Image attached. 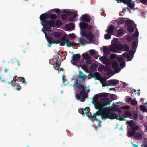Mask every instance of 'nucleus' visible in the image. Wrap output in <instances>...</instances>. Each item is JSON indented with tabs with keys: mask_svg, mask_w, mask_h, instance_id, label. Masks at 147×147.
Segmentation results:
<instances>
[{
	"mask_svg": "<svg viewBox=\"0 0 147 147\" xmlns=\"http://www.w3.org/2000/svg\"><path fill=\"white\" fill-rule=\"evenodd\" d=\"M118 61L120 63V67L122 69L125 66V62L124 61L123 59L121 58H120L118 59Z\"/></svg>",
	"mask_w": 147,
	"mask_h": 147,
	"instance_id": "6ab92c4d",
	"label": "nucleus"
},
{
	"mask_svg": "<svg viewBox=\"0 0 147 147\" xmlns=\"http://www.w3.org/2000/svg\"><path fill=\"white\" fill-rule=\"evenodd\" d=\"M100 96L101 97H105V98H108V94L106 93H101L100 94Z\"/></svg>",
	"mask_w": 147,
	"mask_h": 147,
	"instance_id": "ea45409f",
	"label": "nucleus"
},
{
	"mask_svg": "<svg viewBox=\"0 0 147 147\" xmlns=\"http://www.w3.org/2000/svg\"><path fill=\"white\" fill-rule=\"evenodd\" d=\"M114 46L116 49L119 50L121 51L123 49V46L122 44H115Z\"/></svg>",
	"mask_w": 147,
	"mask_h": 147,
	"instance_id": "aec40b11",
	"label": "nucleus"
},
{
	"mask_svg": "<svg viewBox=\"0 0 147 147\" xmlns=\"http://www.w3.org/2000/svg\"><path fill=\"white\" fill-rule=\"evenodd\" d=\"M94 37V35L92 34V32H90L87 34L86 37V38L90 41H92Z\"/></svg>",
	"mask_w": 147,
	"mask_h": 147,
	"instance_id": "dca6fc26",
	"label": "nucleus"
},
{
	"mask_svg": "<svg viewBox=\"0 0 147 147\" xmlns=\"http://www.w3.org/2000/svg\"><path fill=\"white\" fill-rule=\"evenodd\" d=\"M78 16L76 14L73 16V18L70 17L69 18V20L70 21H72V20H74V21L77 20L75 19V18L76 16Z\"/></svg>",
	"mask_w": 147,
	"mask_h": 147,
	"instance_id": "79ce46f5",
	"label": "nucleus"
},
{
	"mask_svg": "<svg viewBox=\"0 0 147 147\" xmlns=\"http://www.w3.org/2000/svg\"><path fill=\"white\" fill-rule=\"evenodd\" d=\"M76 87L79 88L80 90H84V91L85 89L84 88V86L82 84L80 85V84L79 82V80L78 79H76Z\"/></svg>",
	"mask_w": 147,
	"mask_h": 147,
	"instance_id": "2eb2a0df",
	"label": "nucleus"
},
{
	"mask_svg": "<svg viewBox=\"0 0 147 147\" xmlns=\"http://www.w3.org/2000/svg\"><path fill=\"white\" fill-rule=\"evenodd\" d=\"M124 31L123 29L121 28L119 29L117 31V36L118 37L122 36L123 34Z\"/></svg>",
	"mask_w": 147,
	"mask_h": 147,
	"instance_id": "412c9836",
	"label": "nucleus"
},
{
	"mask_svg": "<svg viewBox=\"0 0 147 147\" xmlns=\"http://www.w3.org/2000/svg\"><path fill=\"white\" fill-rule=\"evenodd\" d=\"M46 39L48 42L47 45L49 47H51L53 44H60L61 45H64V44L66 43L67 40L66 41H63V42H60L59 40L55 41L53 39L52 37L50 36H48L46 37Z\"/></svg>",
	"mask_w": 147,
	"mask_h": 147,
	"instance_id": "39448f33",
	"label": "nucleus"
},
{
	"mask_svg": "<svg viewBox=\"0 0 147 147\" xmlns=\"http://www.w3.org/2000/svg\"><path fill=\"white\" fill-rule=\"evenodd\" d=\"M140 108L141 110L143 111H146V109H147L146 107L143 105L140 106Z\"/></svg>",
	"mask_w": 147,
	"mask_h": 147,
	"instance_id": "de8ad7c7",
	"label": "nucleus"
},
{
	"mask_svg": "<svg viewBox=\"0 0 147 147\" xmlns=\"http://www.w3.org/2000/svg\"><path fill=\"white\" fill-rule=\"evenodd\" d=\"M76 35L74 33L69 34V37L71 39H73L76 38Z\"/></svg>",
	"mask_w": 147,
	"mask_h": 147,
	"instance_id": "09e8293b",
	"label": "nucleus"
},
{
	"mask_svg": "<svg viewBox=\"0 0 147 147\" xmlns=\"http://www.w3.org/2000/svg\"><path fill=\"white\" fill-rule=\"evenodd\" d=\"M138 36V31H136L135 33L132 35V36L134 38L137 37Z\"/></svg>",
	"mask_w": 147,
	"mask_h": 147,
	"instance_id": "69168bd1",
	"label": "nucleus"
},
{
	"mask_svg": "<svg viewBox=\"0 0 147 147\" xmlns=\"http://www.w3.org/2000/svg\"><path fill=\"white\" fill-rule=\"evenodd\" d=\"M127 30L128 31L130 32H132L134 30V29L132 25H127Z\"/></svg>",
	"mask_w": 147,
	"mask_h": 147,
	"instance_id": "7c9ffc66",
	"label": "nucleus"
},
{
	"mask_svg": "<svg viewBox=\"0 0 147 147\" xmlns=\"http://www.w3.org/2000/svg\"><path fill=\"white\" fill-rule=\"evenodd\" d=\"M80 57V55L79 54H74L72 57V60L74 61H77Z\"/></svg>",
	"mask_w": 147,
	"mask_h": 147,
	"instance_id": "4be33fe9",
	"label": "nucleus"
},
{
	"mask_svg": "<svg viewBox=\"0 0 147 147\" xmlns=\"http://www.w3.org/2000/svg\"><path fill=\"white\" fill-rule=\"evenodd\" d=\"M87 61H86V63L87 64H90L92 63V61L91 59H87Z\"/></svg>",
	"mask_w": 147,
	"mask_h": 147,
	"instance_id": "774afa93",
	"label": "nucleus"
},
{
	"mask_svg": "<svg viewBox=\"0 0 147 147\" xmlns=\"http://www.w3.org/2000/svg\"><path fill=\"white\" fill-rule=\"evenodd\" d=\"M18 78H20V80L22 82L23 84H25L27 83V82L25 81V79L24 78L21 77H19Z\"/></svg>",
	"mask_w": 147,
	"mask_h": 147,
	"instance_id": "a18cd8bd",
	"label": "nucleus"
},
{
	"mask_svg": "<svg viewBox=\"0 0 147 147\" xmlns=\"http://www.w3.org/2000/svg\"><path fill=\"white\" fill-rule=\"evenodd\" d=\"M81 35L83 37H86V36L87 34V32L85 31H81Z\"/></svg>",
	"mask_w": 147,
	"mask_h": 147,
	"instance_id": "864d4df0",
	"label": "nucleus"
},
{
	"mask_svg": "<svg viewBox=\"0 0 147 147\" xmlns=\"http://www.w3.org/2000/svg\"><path fill=\"white\" fill-rule=\"evenodd\" d=\"M90 17L88 15L86 14L84 15L82 17L80 18V21H83L86 22H89L90 21Z\"/></svg>",
	"mask_w": 147,
	"mask_h": 147,
	"instance_id": "9b49d317",
	"label": "nucleus"
},
{
	"mask_svg": "<svg viewBox=\"0 0 147 147\" xmlns=\"http://www.w3.org/2000/svg\"><path fill=\"white\" fill-rule=\"evenodd\" d=\"M70 27H71L72 28H74V24L73 23H70L69 25L66 24L65 25V27H66V28L67 29H68V28H70Z\"/></svg>",
	"mask_w": 147,
	"mask_h": 147,
	"instance_id": "49530a36",
	"label": "nucleus"
},
{
	"mask_svg": "<svg viewBox=\"0 0 147 147\" xmlns=\"http://www.w3.org/2000/svg\"><path fill=\"white\" fill-rule=\"evenodd\" d=\"M126 124L129 125L130 128L128 129V130L127 134L128 137H132L134 136L135 138L137 139H140L142 138L141 134L139 132H136L140 128L139 125H136L133 120L128 121H127Z\"/></svg>",
	"mask_w": 147,
	"mask_h": 147,
	"instance_id": "f03ea898",
	"label": "nucleus"
},
{
	"mask_svg": "<svg viewBox=\"0 0 147 147\" xmlns=\"http://www.w3.org/2000/svg\"><path fill=\"white\" fill-rule=\"evenodd\" d=\"M53 34L54 37L56 38H59L62 35V34L60 32H57L55 31L54 32Z\"/></svg>",
	"mask_w": 147,
	"mask_h": 147,
	"instance_id": "5701e85b",
	"label": "nucleus"
},
{
	"mask_svg": "<svg viewBox=\"0 0 147 147\" xmlns=\"http://www.w3.org/2000/svg\"><path fill=\"white\" fill-rule=\"evenodd\" d=\"M88 94H87L84 91L81 90L79 93L76 94V98L78 100L84 102L85 101L86 98L88 97Z\"/></svg>",
	"mask_w": 147,
	"mask_h": 147,
	"instance_id": "423d86ee",
	"label": "nucleus"
},
{
	"mask_svg": "<svg viewBox=\"0 0 147 147\" xmlns=\"http://www.w3.org/2000/svg\"><path fill=\"white\" fill-rule=\"evenodd\" d=\"M117 55L114 54H111L110 55V58L111 59H114L117 57Z\"/></svg>",
	"mask_w": 147,
	"mask_h": 147,
	"instance_id": "680f3d73",
	"label": "nucleus"
},
{
	"mask_svg": "<svg viewBox=\"0 0 147 147\" xmlns=\"http://www.w3.org/2000/svg\"><path fill=\"white\" fill-rule=\"evenodd\" d=\"M107 82L109 83V84L106 85L107 86H110L112 85L114 86L117 84L119 82L116 79H111L108 81Z\"/></svg>",
	"mask_w": 147,
	"mask_h": 147,
	"instance_id": "9d476101",
	"label": "nucleus"
},
{
	"mask_svg": "<svg viewBox=\"0 0 147 147\" xmlns=\"http://www.w3.org/2000/svg\"><path fill=\"white\" fill-rule=\"evenodd\" d=\"M123 57H126L128 61H130L132 59H129L130 56L129 54L127 53H124L123 54Z\"/></svg>",
	"mask_w": 147,
	"mask_h": 147,
	"instance_id": "e433bc0d",
	"label": "nucleus"
},
{
	"mask_svg": "<svg viewBox=\"0 0 147 147\" xmlns=\"http://www.w3.org/2000/svg\"><path fill=\"white\" fill-rule=\"evenodd\" d=\"M111 110L110 109V107H108L107 108H103L100 111V114L97 113L96 115L98 116L101 115L102 119H105L109 118L111 120L116 119L120 121L126 120L123 116L121 115L120 114H115L113 112H111Z\"/></svg>",
	"mask_w": 147,
	"mask_h": 147,
	"instance_id": "f257e3e1",
	"label": "nucleus"
},
{
	"mask_svg": "<svg viewBox=\"0 0 147 147\" xmlns=\"http://www.w3.org/2000/svg\"><path fill=\"white\" fill-rule=\"evenodd\" d=\"M114 103H113L111 107V108L110 109V110H111V111H115L117 109V108L116 107V105H115L114 106H113V105H114Z\"/></svg>",
	"mask_w": 147,
	"mask_h": 147,
	"instance_id": "3c124183",
	"label": "nucleus"
},
{
	"mask_svg": "<svg viewBox=\"0 0 147 147\" xmlns=\"http://www.w3.org/2000/svg\"><path fill=\"white\" fill-rule=\"evenodd\" d=\"M102 103H98V106L99 107L98 112L97 113H98L100 114V113L101 112L100 111L103 108H107V107H105L108 105H110V103L112 102V100L109 101V100L108 98H103L102 99Z\"/></svg>",
	"mask_w": 147,
	"mask_h": 147,
	"instance_id": "7ed1b4c3",
	"label": "nucleus"
},
{
	"mask_svg": "<svg viewBox=\"0 0 147 147\" xmlns=\"http://www.w3.org/2000/svg\"><path fill=\"white\" fill-rule=\"evenodd\" d=\"M90 75L93 77L95 80H99L101 77V75L98 72H95L94 73H90Z\"/></svg>",
	"mask_w": 147,
	"mask_h": 147,
	"instance_id": "f8f14e48",
	"label": "nucleus"
},
{
	"mask_svg": "<svg viewBox=\"0 0 147 147\" xmlns=\"http://www.w3.org/2000/svg\"><path fill=\"white\" fill-rule=\"evenodd\" d=\"M109 34L107 33L104 35V38L105 39L108 40L111 38V36Z\"/></svg>",
	"mask_w": 147,
	"mask_h": 147,
	"instance_id": "37998d69",
	"label": "nucleus"
},
{
	"mask_svg": "<svg viewBox=\"0 0 147 147\" xmlns=\"http://www.w3.org/2000/svg\"><path fill=\"white\" fill-rule=\"evenodd\" d=\"M56 26L58 28L59 27L61 26H62V23L61 22V21L59 20H57L56 22Z\"/></svg>",
	"mask_w": 147,
	"mask_h": 147,
	"instance_id": "c9c22d12",
	"label": "nucleus"
},
{
	"mask_svg": "<svg viewBox=\"0 0 147 147\" xmlns=\"http://www.w3.org/2000/svg\"><path fill=\"white\" fill-rule=\"evenodd\" d=\"M98 67L97 65L96 64H92L90 66V68L92 70L96 69Z\"/></svg>",
	"mask_w": 147,
	"mask_h": 147,
	"instance_id": "2f4dec72",
	"label": "nucleus"
},
{
	"mask_svg": "<svg viewBox=\"0 0 147 147\" xmlns=\"http://www.w3.org/2000/svg\"><path fill=\"white\" fill-rule=\"evenodd\" d=\"M45 30L46 31H50L49 30L52 27L55 26V22L54 21H46L42 23Z\"/></svg>",
	"mask_w": 147,
	"mask_h": 147,
	"instance_id": "20e7f679",
	"label": "nucleus"
},
{
	"mask_svg": "<svg viewBox=\"0 0 147 147\" xmlns=\"http://www.w3.org/2000/svg\"><path fill=\"white\" fill-rule=\"evenodd\" d=\"M104 66L103 65H102L101 66H99L98 68V70L99 71L102 72L104 70Z\"/></svg>",
	"mask_w": 147,
	"mask_h": 147,
	"instance_id": "c03bdc74",
	"label": "nucleus"
},
{
	"mask_svg": "<svg viewBox=\"0 0 147 147\" xmlns=\"http://www.w3.org/2000/svg\"><path fill=\"white\" fill-rule=\"evenodd\" d=\"M66 45L67 47H70L74 45V42L73 41L69 42V40H67Z\"/></svg>",
	"mask_w": 147,
	"mask_h": 147,
	"instance_id": "bb28decb",
	"label": "nucleus"
},
{
	"mask_svg": "<svg viewBox=\"0 0 147 147\" xmlns=\"http://www.w3.org/2000/svg\"><path fill=\"white\" fill-rule=\"evenodd\" d=\"M77 66L78 67H81L84 71H87V67L85 65H82V64H80L79 65H77Z\"/></svg>",
	"mask_w": 147,
	"mask_h": 147,
	"instance_id": "c85d7f7f",
	"label": "nucleus"
},
{
	"mask_svg": "<svg viewBox=\"0 0 147 147\" xmlns=\"http://www.w3.org/2000/svg\"><path fill=\"white\" fill-rule=\"evenodd\" d=\"M124 115L127 116L128 117H126H126H129L130 118H131V113L129 111H126L124 113Z\"/></svg>",
	"mask_w": 147,
	"mask_h": 147,
	"instance_id": "c756f323",
	"label": "nucleus"
},
{
	"mask_svg": "<svg viewBox=\"0 0 147 147\" xmlns=\"http://www.w3.org/2000/svg\"><path fill=\"white\" fill-rule=\"evenodd\" d=\"M89 52L90 54L92 56L95 54V51L94 50H90L89 51Z\"/></svg>",
	"mask_w": 147,
	"mask_h": 147,
	"instance_id": "0e129e2a",
	"label": "nucleus"
},
{
	"mask_svg": "<svg viewBox=\"0 0 147 147\" xmlns=\"http://www.w3.org/2000/svg\"><path fill=\"white\" fill-rule=\"evenodd\" d=\"M110 52L112 51L113 52L116 53L117 51V49H116L114 47H111L110 48Z\"/></svg>",
	"mask_w": 147,
	"mask_h": 147,
	"instance_id": "052dcab7",
	"label": "nucleus"
},
{
	"mask_svg": "<svg viewBox=\"0 0 147 147\" xmlns=\"http://www.w3.org/2000/svg\"><path fill=\"white\" fill-rule=\"evenodd\" d=\"M111 68L110 66H104V71L106 72L108 71Z\"/></svg>",
	"mask_w": 147,
	"mask_h": 147,
	"instance_id": "bf43d9fd",
	"label": "nucleus"
},
{
	"mask_svg": "<svg viewBox=\"0 0 147 147\" xmlns=\"http://www.w3.org/2000/svg\"><path fill=\"white\" fill-rule=\"evenodd\" d=\"M61 20L63 21H64L66 20L68 18V16L67 15L62 14L61 15Z\"/></svg>",
	"mask_w": 147,
	"mask_h": 147,
	"instance_id": "72a5a7b5",
	"label": "nucleus"
},
{
	"mask_svg": "<svg viewBox=\"0 0 147 147\" xmlns=\"http://www.w3.org/2000/svg\"><path fill=\"white\" fill-rule=\"evenodd\" d=\"M136 47V41H134L132 43V48L133 49H134Z\"/></svg>",
	"mask_w": 147,
	"mask_h": 147,
	"instance_id": "6e6d98bb",
	"label": "nucleus"
},
{
	"mask_svg": "<svg viewBox=\"0 0 147 147\" xmlns=\"http://www.w3.org/2000/svg\"><path fill=\"white\" fill-rule=\"evenodd\" d=\"M99 80H100L102 84L105 83L107 80V79L105 77H103L102 76H101Z\"/></svg>",
	"mask_w": 147,
	"mask_h": 147,
	"instance_id": "a19ab883",
	"label": "nucleus"
},
{
	"mask_svg": "<svg viewBox=\"0 0 147 147\" xmlns=\"http://www.w3.org/2000/svg\"><path fill=\"white\" fill-rule=\"evenodd\" d=\"M98 112V111L96 112L95 113H94L93 115H92L91 114V113L89 112L88 113V117L89 118V119H92L94 117H95L96 118L97 116H98V115H96V114Z\"/></svg>",
	"mask_w": 147,
	"mask_h": 147,
	"instance_id": "393cba45",
	"label": "nucleus"
},
{
	"mask_svg": "<svg viewBox=\"0 0 147 147\" xmlns=\"http://www.w3.org/2000/svg\"><path fill=\"white\" fill-rule=\"evenodd\" d=\"M118 66L119 65L117 61L115 60L112 63V67L114 70V72L115 74L119 73L121 70Z\"/></svg>",
	"mask_w": 147,
	"mask_h": 147,
	"instance_id": "0eeeda50",
	"label": "nucleus"
},
{
	"mask_svg": "<svg viewBox=\"0 0 147 147\" xmlns=\"http://www.w3.org/2000/svg\"><path fill=\"white\" fill-rule=\"evenodd\" d=\"M123 49L125 51H128L129 49V46L127 44H125L123 46Z\"/></svg>",
	"mask_w": 147,
	"mask_h": 147,
	"instance_id": "8fccbe9b",
	"label": "nucleus"
},
{
	"mask_svg": "<svg viewBox=\"0 0 147 147\" xmlns=\"http://www.w3.org/2000/svg\"><path fill=\"white\" fill-rule=\"evenodd\" d=\"M117 22L119 24H123L124 23V20L121 18H119L117 20Z\"/></svg>",
	"mask_w": 147,
	"mask_h": 147,
	"instance_id": "f704fd0d",
	"label": "nucleus"
},
{
	"mask_svg": "<svg viewBox=\"0 0 147 147\" xmlns=\"http://www.w3.org/2000/svg\"><path fill=\"white\" fill-rule=\"evenodd\" d=\"M104 61H103V63L105 65H109L110 63V61L109 59H108L107 56L105 58V59Z\"/></svg>",
	"mask_w": 147,
	"mask_h": 147,
	"instance_id": "4c0bfd02",
	"label": "nucleus"
},
{
	"mask_svg": "<svg viewBox=\"0 0 147 147\" xmlns=\"http://www.w3.org/2000/svg\"><path fill=\"white\" fill-rule=\"evenodd\" d=\"M88 26V24L85 22H80V28L81 29H85Z\"/></svg>",
	"mask_w": 147,
	"mask_h": 147,
	"instance_id": "b1692460",
	"label": "nucleus"
},
{
	"mask_svg": "<svg viewBox=\"0 0 147 147\" xmlns=\"http://www.w3.org/2000/svg\"><path fill=\"white\" fill-rule=\"evenodd\" d=\"M63 61V60L61 61L60 63H58V65L56 66L55 68L56 70H59V69L60 66L61 65V62Z\"/></svg>",
	"mask_w": 147,
	"mask_h": 147,
	"instance_id": "e2e57ef3",
	"label": "nucleus"
},
{
	"mask_svg": "<svg viewBox=\"0 0 147 147\" xmlns=\"http://www.w3.org/2000/svg\"><path fill=\"white\" fill-rule=\"evenodd\" d=\"M127 5L129 6V8H131L134 11L135 10L134 8L135 4L131 3V1Z\"/></svg>",
	"mask_w": 147,
	"mask_h": 147,
	"instance_id": "473e14b6",
	"label": "nucleus"
},
{
	"mask_svg": "<svg viewBox=\"0 0 147 147\" xmlns=\"http://www.w3.org/2000/svg\"><path fill=\"white\" fill-rule=\"evenodd\" d=\"M49 18V15L48 14L44 13L40 15V19L42 23L45 21H47V20Z\"/></svg>",
	"mask_w": 147,
	"mask_h": 147,
	"instance_id": "1a4fd4ad",
	"label": "nucleus"
},
{
	"mask_svg": "<svg viewBox=\"0 0 147 147\" xmlns=\"http://www.w3.org/2000/svg\"><path fill=\"white\" fill-rule=\"evenodd\" d=\"M115 28L113 26L111 25L107 29V32L109 34H111L113 32Z\"/></svg>",
	"mask_w": 147,
	"mask_h": 147,
	"instance_id": "f3484780",
	"label": "nucleus"
},
{
	"mask_svg": "<svg viewBox=\"0 0 147 147\" xmlns=\"http://www.w3.org/2000/svg\"><path fill=\"white\" fill-rule=\"evenodd\" d=\"M79 42L81 45H84L86 44V40L83 38H80L79 39Z\"/></svg>",
	"mask_w": 147,
	"mask_h": 147,
	"instance_id": "cd10ccee",
	"label": "nucleus"
},
{
	"mask_svg": "<svg viewBox=\"0 0 147 147\" xmlns=\"http://www.w3.org/2000/svg\"><path fill=\"white\" fill-rule=\"evenodd\" d=\"M125 23L126 24H129L130 25H132V20H125Z\"/></svg>",
	"mask_w": 147,
	"mask_h": 147,
	"instance_id": "5fc2aeb1",
	"label": "nucleus"
},
{
	"mask_svg": "<svg viewBox=\"0 0 147 147\" xmlns=\"http://www.w3.org/2000/svg\"><path fill=\"white\" fill-rule=\"evenodd\" d=\"M111 98L113 100H116L117 98V96L115 94H112L111 96Z\"/></svg>",
	"mask_w": 147,
	"mask_h": 147,
	"instance_id": "603ef678",
	"label": "nucleus"
},
{
	"mask_svg": "<svg viewBox=\"0 0 147 147\" xmlns=\"http://www.w3.org/2000/svg\"><path fill=\"white\" fill-rule=\"evenodd\" d=\"M90 108L89 107H86L84 109H82L81 112L83 116H84L86 114L89 112Z\"/></svg>",
	"mask_w": 147,
	"mask_h": 147,
	"instance_id": "a211bd4d",
	"label": "nucleus"
},
{
	"mask_svg": "<svg viewBox=\"0 0 147 147\" xmlns=\"http://www.w3.org/2000/svg\"><path fill=\"white\" fill-rule=\"evenodd\" d=\"M99 98V96L98 95L94 96L93 97V100L92 101V103L95 105V108L96 109H99V107L98 106V104L100 103L98 102V100Z\"/></svg>",
	"mask_w": 147,
	"mask_h": 147,
	"instance_id": "6e6552de",
	"label": "nucleus"
},
{
	"mask_svg": "<svg viewBox=\"0 0 147 147\" xmlns=\"http://www.w3.org/2000/svg\"><path fill=\"white\" fill-rule=\"evenodd\" d=\"M79 75L78 76V78L79 79H82L83 81L85 82V79L87 78V76L84 74L81 71L79 72Z\"/></svg>",
	"mask_w": 147,
	"mask_h": 147,
	"instance_id": "ddd939ff",
	"label": "nucleus"
},
{
	"mask_svg": "<svg viewBox=\"0 0 147 147\" xmlns=\"http://www.w3.org/2000/svg\"><path fill=\"white\" fill-rule=\"evenodd\" d=\"M57 17V15L54 14H51L49 15V18L51 20H54Z\"/></svg>",
	"mask_w": 147,
	"mask_h": 147,
	"instance_id": "58836bf2",
	"label": "nucleus"
},
{
	"mask_svg": "<svg viewBox=\"0 0 147 147\" xmlns=\"http://www.w3.org/2000/svg\"><path fill=\"white\" fill-rule=\"evenodd\" d=\"M82 57L85 59L87 60L90 58V56L88 53H86L82 55Z\"/></svg>",
	"mask_w": 147,
	"mask_h": 147,
	"instance_id": "a878e982",
	"label": "nucleus"
},
{
	"mask_svg": "<svg viewBox=\"0 0 147 147\" xmlns=\"http://www.w3.org/2000/svg\"><path fill=\"white\" fill-rule=\"evenodd\" d=\"M107 56L106 55H104L103 56L100 57L99 58V59L101 61L103 62Z\"/></svg>",
	"mask_w": 147,
	"mask_h": 147,
	"instance_id": "338daca9",
	"label": "nucleus"
},
{
	"mask_svg": "<svg viewBox=\"0 0 147 147\" xmlns=\"http://www.w3.org/2000/svg\"><path fill=\"white\" fill-rule=\"evenodd\" d=\"M103 52L105 55H110V49H109L106 46H104L103 47Z\"/></svg>",
	"mask_w": 147,
	"mask_h": 147,
	"instance_id": "4468645a",
	"label": "nucleus"
},
{
	"mask_svg": "<svg viewBox=\"0 0 147 147\" xmlns=\"http://www.w3.org/2000/svg\"><path fill=\"white\" fill-rule=\"evenodd\" d=\"M131 103L132 105H135L137 104V102L135 99L134 98L131 101Z\"/></svg>",
	"mask_w": 147,
	"mask_h": 147,
	"instance_id": "13d9d810",
	"label": "nucleus"
},
{
	"mask_svg": "<svg viewBox=\"0 0 147 147\" xmlns=\"http://www.w3.org/2000/svg\"><path fill=\"white\" fill-rule=\"evenodd\" d=\"M67 40H69L68 38H66V35H64L61 39V40L62 41H66Z\"/></svg>",
	"mask_w": 147,
	"mask_h": 147,
	"instance_id": "4d7b16f0",
	"label": "nucleus"
}]
</instances>
